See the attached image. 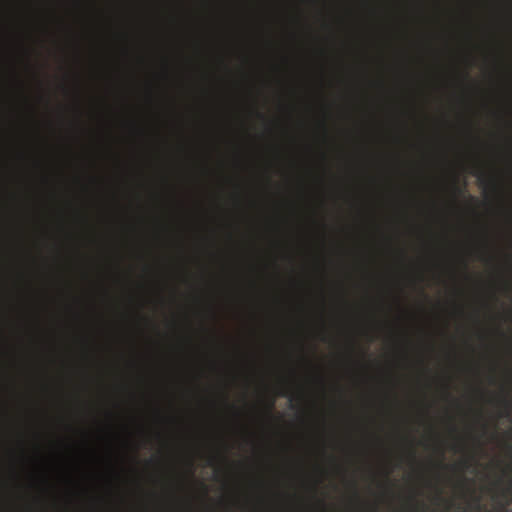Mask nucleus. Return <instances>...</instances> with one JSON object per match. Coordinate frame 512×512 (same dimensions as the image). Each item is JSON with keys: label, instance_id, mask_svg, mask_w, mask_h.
Listing matches in <instances>:
<instances>
[{"label": "nucleus", "instance_id": "obj_1", "mask_svg": "<svg viewBox=\"0 0 512 512\" xmlns=\"http://www.w3.org/2000/svg\"><path fill=\"white\" fill-rule=\"evenodd\" d=\"M497 512H512V483L506 485L496 501Z\"/></svg>", "mask_w": 512, "mask_h": 512}, {"label": "nucleus", "instance_id": "obj_2", "mask_svg": "<svg viewBox=\"0 0 512 512\" xmlns=\"http://www.w3.org/2000/svg\"><path fill=\"white\" fill-rule=\"evenodd\" d=\"M500 404H501V405H502L506 410H510V409H511V407H512L511 402H510L508 399H506V398H502V399L500 400Z\"/></svg>", "mask_w": 512, "mask_h": 512}, {"label": "nucleus", "instance_id": "obj_3", "mask_svg": "<svg viewBox=\"0 0 512 512\" xmlns=\"http://www.w3.org/2000/svg\"><path fill=\"white\" fill-rule=\"evenodd\" d=\"M268 409L272 410L273 409V401L270 402V407H268Z\"/></svg>", "mask_w": 512, "mask_h": 512}, {"label": "nucleus", "instance_id": "obj_4", "mask_svg": "<svg viewBox=\"0 0 512 512\" xmlns=\"http://www.w3.org/2000/svg\"><path fill=\"white\" fill-rule=\"evenodd\" d=\"M463 464H464L465 467H468L469 466V461H465Z\"/></svg>", "mask_w": 512, "mask_h": 512}, {"label": "nucleus", "instance_id": "obj_5", "mask_svg": "<svg viewBox=\"0 0 512 512\" xmlns=\"http://www.w3.org/2000/svg\"><path fill=\"white\" fill-rule=\"evenodd\" d=\"M464 512H468V511H464Z\"/></svg>", "mask_w": 512, "mask_h": 512}]
</instances>
